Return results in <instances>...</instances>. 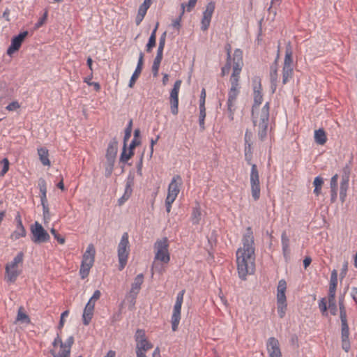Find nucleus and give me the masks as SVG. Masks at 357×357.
Instances as JSON below:
<instances>
[{"label": "nucleus", "instance_id": "1", "mask_svg": "<svg viewBox=\"0 0 357 357\" xmlns=\"http://www.w3.org/2000/svg\"><path fill=\"white\" fill-rule=\"evenodd\" d=\"M243 247L236 252L238 273L241 279L245 280L248 275L255 271V239L250 227L246 228L242 238Z\"/></svg>", "mask_w": 357, "mask_h": 357}, {"label": "nucleus", "instance_id": "2", "mask_svg": "<svg viewBox=\"0 0 357 357\" xmlns=\"http://www.w3.org/2000/svg\"><path fill=\"white\" fill-rule=\"evenodd\" d=\"M243 66V52L240 49H236L233 54V71L230 77L231 88L228 93L227 102V113L231 121L234 120L236 108V101L240 92L239 79Z\"/></svg>", "mask_w": 357, "mask_h": 357}, {"label": "nucleus", "instance_id": "3", "mask_svg": "<svg viewBox=\"0 0 357 357\" xmlns=\"http://www.w3.org/2000/svg\"><path fill=\"white\" fill-rule=\"evenodd\" d=\"M254 104L252 108V118L255 126L258 127L257 135L261 141H264L267 137L268 126L269 122V102H267L262 107L259 117L255 115V110L261 104L263 96L261 93V85L254 86Z\"/></svg>", "mask_w": 357, "mask_h": 357}, {"label": "nucleus", "instance_id": "4", "mask_svg": "<svg viewBox=\"0 0 357 357\" xmlns=\"http://www.w3.org/2000/svg\"><path fill=\"white\" fill-rule=\"evenodd\" d=\"M252 158V144H248V145L245 146V159L248 164L251 165L250 181L252 197L255 201H257L260 197L261 191L259 174L257 165L251 163Z\"/></svg>", "mask_w": 357, "mask_h": 357}, {"label": "nucleus", "instance_id": "5", "mask_svg": "<svg viewBox=\"0 0 357 357\" xmlns=\"http://www.w3.org/2000/svg\"><path fill=\"white\" fill-rule=\"evenodd\" d=\"M96 250L93 244H89L83 255L79 275L82 279H85L89 274L90 269L93 265Z\"/></svg>", "mask_w": 357, "mask_h": 357}, {"label": "nucleus", "instance_id": "6", "mask_svg": "<svg viewBox=\"0 0 357 357\" xmlns=\"http://www.w3.org/2000/svg\"><path fill=\"white\" fill-rule=\"evenodd\" d=\"M130 250L128 234L125 232L123 234L118 245L119 269L120 271H122L127 264Z\"/></svg>", "mask_w": 357, "mask_h": 357}, {"label": "nucleus", "instance_id": "7", "mask_svg": "<svg viewBox=\"0 0 357 357\" xmlns=\"http://www.w3.org/2000/svg\"><path fill=\"white\" fill-rule=\"evenodd\" d=\"M24 254L23 252H19L13 259V260L6 265V275L5 279L8 282H15L17 278L20 274V271H18L17 267L19 264H22L23 261Z\"/></svg>", "mask_w": 357, "mask_h": 357}, {"label": "nucleus", "instance_id": "8", "mask_svg": "<svg viewBox=\"0 0 357 357\" xmlns=\"http://www.w3.org/2000/svg\"><path fill=\"white\" fill-rule=\"evenodd\" d=\"M154 248L156 250L154 260L160 261L164 264H168L170 260V256L168 251V239L165 237L162 239L158 240L154 244Z\"/></svg>", "mask_w": 357, "mask_h": 357}, {"label": "nucleus", "instance_id": "9", "mask_svg": "<svg viewBox=\"0 0 357 357\" xmlns=\"http://www.w3.org/2000/svg\"><path fill=\"white\" fill-rule=\"evenodd\" d=\"M292 50L290 43L286 47L285 56L282 68V84H286L293 75Z\"/></svg>", "mask_w": 357, "mask_h": 357}, {"label": "nucleus", "instance_id": "10", "mask_svg": "<svg viewBox=\"0 0 357 357\" xmlns=\"http://www.w3.org/2000/svg\"><path fill=\"white\" fill-rule=\"evenodd\" d=\"M31 239L36 244L47 242L50 236L47 231L38 222L31 225Z\"/></svg>", "mask_w": 357, "mask_h": 357}, {"label": "nucleus", "instance_id": "11", "mask_svg": "<svg viewBox=\"0 0 357 357\" xmlns=\"http://www.w3.org/2000/svg\"><path fill=\"white\" fill-rule=\"evenodd\" d=\"M185 290L181 291L176 296V301L173 309V313L172 315V328L173 331H176L181 320V306L183 301V296Z\"/></svg>", "mask_w": 357, "mask_h": 357}, {"label": "nucleus", "instance_id": "12", "mask_svg": "<svg viewBox=\"0 0 357 357\" xmlns=\"http://www.w3.org/2000/svg\"><path fill=\"white\" fill-rule=\"evenodd\" d=\"M118 151V142L116 139H113L111 140L108 144L107 152H106V159L108 165V167L106 168V172H107V176H109L113 170L114 165L115 162L116 156Z\"/></svg>", "mask_w": 357, "mask_h": 357}, {"label": "nucleus", "instance_id": "13", "mask_svg": "<svg viewBox=\"0 0 357 357\" xmlns=\"http://www.w3.org/2000/svg\"><path fill=\"white\" fill-rule=\"evenodd\" d=\"M38 188L40 192V201H41V205L43 206V217L44 220H49L50 219V210L47 204V185L46 181L44 178H40L38 180Z\"/></svg>", "mask_w": 357, "mask_h": 357}, {"label": "nucleus", "instance_id": "14", "mask_svg": "<svg viewBox=\"0 0 357 357\" xmlns=\"http://www.w3.org/2000/svg\"><path fill=\"white\" fill-rule=\"evenodd\" d=\"M183 183L182 178L180 175H175L172 179L171 183L168 186V192L167 197L169 199H176L178 194L180 192V187Z\"/></svg>", "mask_w": 357, "mask_h": 357}, {"label": "nucleus", "instance_id": "15", "mask_svg": "<svg viewBox=\"0 0 357 357\" xmlns=\"http://www.w3.org/2000/svg\"><path fill=\"white\" fill-rule=\"evenodd\" d=\"M214 10L215 3L211 1L206 5V10L203 13V17L201 22V29L202 31H205L208 29Z\"/></svg>", "mask_w": 357, "mask_h": 357}, {"label": "nucleus", "instance_id": "16", "mask_svg": "<svg viewBox=\"0 0 357 357\" xmlns=\"http://www.w3.org/2000/svg\"><path fill=\"white\" fill-rule=\"evenodd\" d=\"M266 347L269 357H282L279 341L275 337H269Z\"/></svg>", "mask_w": 357, "mask_h": 357}, {"label": "nucleus", "instance_id": "17", "mask_svg": "<svg viewBox=\"0 0 357 357\" xmlns=\"http://www.w3.org/2000/svg\"><path fill=\"white\" fill-rule=\"evenodd\" d=\"M28 31H25L21 32L17 36L13 37L11 40V44L7 50V54L11 55L15 52L17 51L22 45L24 38L27 36Z\"/></svg>", "mask_w": 357, "mask_h": 357}, {"label": "nucleus", "instance_id": "18", "mask_svg": "<svg viewBox=\"0 0 357 357\" xmlns=\"http://www.w3.org/2000/svg\"><path fill=\"white\" fill-rule=\"evenodd\" d=\"M144 53L141 52L139 55V59H138V63H137V67H136L135 70L133 73V74L130 79V82H129L128 86L130 88H132L134 86L136 80L138 79L139 76L140 75V74L142 73V66H143V63H144Z\"/></svg>", "mask_w": 357, "mask_h": 357}, {"label": "nucleus", "instance_id": "19", "mask_svg": "<svg viewBox=\"0 0 357 357\" xmlns=\"http://www.w3.org/2000/svg\"><path fill=\"white\" fill-rule=\"evenodd\" d=\"M197 1V0H189L187 5H185V3L181 4L182 11H181L180 16L172 22V26L174 28H176L177 29H178L180 28L181 17L185 12V6L187 8H186L187 11L190 12L195 8Z\"/></svg>", "mask_w": 357, "mask_h": 357}, {"label": "nucleus", "instance_id": "20", "mask_svg": "<svg viewBox=\"0 0 357 357\" xmlns=\"http://www.w3.org/2000/svg\"><path fill=\"white\" fill-rule=\"evenodd\" d=\"M278 59H276L275 60V61L270 66V81L271 83V89H272V91L273 93L275 92L276 87H277L278 78Z\"/></svg>", "mask_w": 357, "mask_h": 357}, {"label": "nucleus", "instance_id": "21", "mask_svg": "<svg viewBox=\"0 0 357 357\" xmlns=\"http://www.w3.org/2000/svg\"><path fill=\"white\" fill-rule=\"evenodd\" d=\"M95 303L94 302H91L90 301H88L86 303L85 308L84 310L83 315H82V320L83 324L85 326H87L89 324L92 317L93 314Z\"/></svg>", "mask_w": 357, "mask_h": 357}, {"label": "nucleus", "instance_id": "22", "mask_svg": "<svg viewBox=\"0 0 357 357\" xmlns=\"http://www.w3.org/2000/svg\"><path fill=\"white\" fill-rule=\"evenodd\" d=\"M287 289V282L282 279L278 282L277 287V303H287L285 291Z\"/></svg>", "mask_w": 357, "mask_h": 357}, {"label": "nucleus", "instance_id": "23", "mask_svg": "<svg viewBox=\"0 0 357 357\" xmlns=\"http://www.w3.org/2000/svg\"><path fill=\"white\" fill-rule=\"evenodd\" d=\"M143 282H144V275L142 273L137 275L134 279V282H132V284L131 285V289H130V291L132 294H134V295L138 294L141 289V286H142Z\"/></svg>", "mask_w": 357, "mask_h": 357}, {"label": "nucleus", "instance_id": "24", "mask_svg": "<svg viewBox=\"0 0 357 357\" xmlns=\"http://www.w3.org/2000/svg\"><path fill=\"white\" fill-rule=\"evenodd\" d=\"M26 234V229L22 223L16 224L15 230L11 234L10 238L13 241L17 240L20 238L25 237Z\"/></svg>", "mask_w": 357, "mask_h": 357}, {"label": "nucleus", "instance_id": "25", "mask_svg": "<svg viewBox=\"0 0 357 357\" xmlns=\"http://www.w3.org/2000/svg\"><path fill=\"white\" fill-rule=\"evenodd\" d=\"M282 252L286 259H288L290 254L289 239L285 231H283L281 236Z\"/></svg>", "mask_w": 357, "mask_h": 357}, {"label": "nucleus", "instance_id": "26", "mask_svg": "<svg viewBox=\"0 0 357 357\" xmlns=\"http://www.w3.org/2000/svg\"><path fill=\"white\" fill-rule=\"evenodd\" d=\"M38 154L39 155L40 160L43 165H45V166L50 165V161L48 158L49 157L48 150L46 148L42 147V148L38 149Z\"/></svg>", "mask_w": 357, "mask_h": 357}, {"label": "nucleus", "instance_id": "27", "mask_svg": "<svg viewBox=\"0 0 357 357\" xmlns=\"http://www.w3.org/2000/svg\"><path fill=\"white\" fill-rule=\"evenodd\" d=\"M158 27V23L156 24L155 28L153 29V30L149 37L148 43L146 44V50L147 52H151L152 51L153 48L155 46L156 31H157Z\"/></svg>", "mask_w": 357, "mask_h": 357}, {"label": "nucleus", "instance_id": "28", "mask_svg": "<svg viewBox=\"0 0 357 357\" xmlns=\"http://www.w3.org/2000/svg\"><path fill=\"white\" fill-rule=\"evenodd\" d=\"M315 142L319 145H324L327 141L326 132L324 129L320 128L314 132Z\"/></svg>", "mask_w": 357, "mask_h": 357}, {"label": "nucleus", "instance_id": "29", "mask_svg": "<svg viewBox=\"0 0 357 357\" xmlns=\"http://www.w3.org/2000/svg\"><path fill=\"white\" fill-rule=\"evenodd\" d=\"M349 336V331H341L342 347L346 352H348L351 347Z\"/></svg>", "mask_w": 357, "mask_h": 357}, {"label": "nucleus", "instance_id": "30", "mask_svg": "<svg viewBox=\"0 0 357 357\" xmlns=\"http://www.w3.org/2000/svg\"><path fill=\"white\" fill-rule=\"evenodd\" d=\"M340 318L341 320V331H349L346 309L340 310Z\"/></svg>", "mask_w": 357, "mask_h": 357}, {"label": "nucleus", "instance_id": "31", "mask_svg": "<svg viewBox=\"0 0 357 357\" xmlns=\"http://www.w3.org/2000/svg\"><path fill=\"white\" fill-rule=\"evenodd\" d=\"M181 83H182V81L181 79H178L174 82L173 89L170 91L169 99L178 98V93H179Z\"/></svg>", "mask_w": 357, "mask_h": 357}, {"label": "nucleus", "instance_id": "32", "mask_svg": "<svg viewBox=\"0 0 357 357\" xmlns=\"http://www.w3.org/2000/svg\"><path fill=\"white\" fill-rule=\"evenodd\" d=\"M136 349L147 351L153 347V344L146 339L136 342Z\"/></svg>", "mask_w": 357, "mask_h": 357}, {"label": "nucleus", "instance_id": "33", "mask_svg": "<svg viewBox=\"0 0 357 357\" xmlns=\"http://www.w3.org/2000/svg\"><path fill=\"white\" fill-rule=\"evenodd\" d=\"M324 184V179L321 176L315 177L313 185L314 186V193L319 196L321 194V187Z\"/></svg>", "mask_w": 357, "mask_h": 357}, {"label": "nucleus", "instance_id": "34", "mask_svg": "<svg viewBox=\"0 0 357 357\" xmlns=\"http://www.w3.org/2000/svg\"><path fill=\"white\" fill-rule=\"evenodd\" d=\"M17 321L26 324H29L31 320L29 317L24 312V308L20 307L17 312Z\"/></svg>", "mask_w": 357, "mask_h": 357}, {"label": "nucleus", "instance_id": "35", "mask_svg": "<svg viewBox=\"0 0 357 357\" xmlns=\"http://www.w3.org/2000/svg\"><path fill=\"white\" fill-rule=\"evenodd\" d=\"M201 211L199 208H194L191 215V221L193 225H198L201 220Z\"/></svg>", "mask_w": 357, "mask_h": 357}, {"label": "nucleus", "instance_id": "36", "mask_svg": "<svg viewBox=\"0 0 357 357\" xmlns=\"http://www.w3.org/2000/svg\"><path fill=\"white\" fill-rule=\"evenodd\" d=\"M206 118V107H199V124L200 129L204 130L205 129L204 120Z\"/></svg>", "mask_w": 357, "mask_h": 357}, {"label": "nucleus", "instance_id": "37", "mask_svg": "<svg viewBox=\"0 0 357 357\" xmlns=\"http://www.w3.org/2000/svg\"><path fill=\"white\" fill-rule=\"evenodd\" d=\"M134 155V152H131L129 151V153H127V146L123 145V151L121 154L120 161L122 162H126L128 160H130L132 156Z\"/></svg>", "mask_w": 357, "mask_h": 357}, {"label": "nucleus", "instance_id": "38", "mask_svg": "<svg viewBox=\"0 0 357 357\" xmlns=\"http://www.w3.org/2000/svg\"><path fill=\"white\" fill-rule=\"evenodd\" d=\"M134 184L133 178H128L126 181V188L124 194L126 197H130L132 192V185Z\"/></svg>", "mask_w": 357, "mask_h": 357}, {"label": "nucleus", "instance_id": "39", "mask_svg": "<svg viewBox=\"0 0 357 357\" xmlns=\"http://www.w3.org/2000/svg\"><path fill=\"white\" fill-rule=\"evenodd\" d=\"M287 307V303H277V311L280 318L282 319L285 316Z\"/></svg>", "mask_w": 357, "mask_h": 357}, {"label": "nucleus", "instance_id": "40", "mask_svg": "<svg viewBox=\"0 0 357 357\" xmlns=\"http://www.w3.org/2000/svg\"><path fill=\"white\" fill-rule=\"evenodd\" d=\"M171 112L174 115H177L178 113V98L169 99Z\"/></svg>", "mask_w": 357, "mask_h": 357}, {"label": "nucleus", "instance_id": "41", "mask_svg": "<svg viewBox=\"0 0 357 357\" xmlns=\"http://www.w3.org/2000/svg\"><path fill=\"white\" fill-rule=\"evenodd\" d=\"M73 344H74L73 336L68 337V338L66 340V341L65 342H63V348L62 351H68V352L70 353L71 347Z\"/></svg>", "mask_w": 357, "mask_h": 357}, {"label": "nucleus", "instance_id": "42", "mask_svg": "<svg viewBox=\"0 0 357 357\" xmlns=\"http://www.w3.org/2000/svg\"><path fill=\"white\" fill-rule=\"evenodd\" d=\"M337 271L335 269H334L331 272L329 287L337 288Z\"/></svg>", "mask_w": 357, "mask_h": 357}, {"label": "nucleus", "instance_id": "43", "mask_svg": "<svg viewBox=\"0 0 357 357\" xmlns=\"http://www.w3.org/2000/svg\"><path fill=\"white\" fill-rule=\"evenodd\" d=\"M349 185L347 184H341L340 183V198L342 202H344L345 198L347 197V191L348 189Z\"/></svg>", "mask_w": 357, "mask_h": 357}, {"label": "nucleus", "instance_id": "44", "mask_svg": "<svg viewBox=\"0 0 357 357\" xmlns=\"http://www.w3.org/2000/svg\"><path fill=\"white\" fill-rule=\"evenodd\" d=\"M1 163L3 165V167L0 172V176H3L9 169V161L8 158H5L1 161Z\"/></svg>", "mask_w": 357, "mask_h": 357}, {"label": "nucleus", "instance_id": "45", "mask_svg": "<svg viewBox=\"0 0 357 357\" xmlns=\"http://www.w3.org/2000/svg\"><path fill=\"white\" fill-rule=\"evenodd\" d=\"M135 339L136 342L142 341L143 340H146V334L144 330L137 329L135 335Z\"/></svg>", "mask_w": 357, "mask_h": 357}, {"label": "nucleus", "instance_id": "46", "mask_svg": "<svg viewBox=\"0 0 357 357\" xmlns=\"http://www.w3.org/2000/svg\"><path fill=\"white\" fill-rule=\"evenodd\" d=\"M151 270L152 271H155L160 274H162L165 271V267L163 266L162 264L156 262V261L154 260Z\"/></svg>", "mask_w": 357, "mask_h": 357}, {"label": "nucleus", "instance_id": "47", "mask_svg": "<svg viewBox=\"0 0 357 357\" xmlns=\"http://www.w3.org/2000/svg\"><path fill=\"white\" fill-rule=\"evenodd\" d=\"M328 303V309L332 315H336L337 312V308L336 305L335 300H329Z\"/></svg>", "mask_w": 357, "mask_h": 357}, {"label": "nucleus", "instance_id": "48", "mask_svg": "<svg viewBox=\"0 0 357 357\" xmlns=\"http://www.w3.org/2000/svg\"><path fill=\"white\" fill-rule=\"evenodd\" d=\"M319 307L323 315L327 314V302L325 298L319 301Z\"/></svg>", "mask_w": 357, "mask_h": 357}, {"label": "nucleus", "instance_id": "49", "mask_svg": "<svg viewBox=\"0 0 357 357\" xmlns=\"http://www.w3.org/2000/svg\"><path fill=\"white\" fill-rule=\"evenodd\" d=\"M232 61L227 60L225 65L221 69V75L224 77L225 75H227L231 69Z\"/></svg>", "mask_w": 357, "mask_h": 357}, {"label": "nucleus", "instance_id": "50", "mask_svg": "<svg viewBox=\"0 0 357 357\" xmlns=\"http://www.w3.org/2000/svg\"><path fill=\"white\" fill-rule=\"evenodd\" d=\"M50 232L54 236V238L56 239L59 243L63 244L65 243L64 237L61 236L55 229L52 228L50 230Z\"/></svg>", "mask_w": 357, "mask_h": 357}, {"label": "nucleus", "instance_id": "51", "mask_svg": "<svg viewBox=\"0 0 357 357\" xmlns=\"http://www.w3.org/2000/svg\"><path fill=\"white\" fill-rule=\"evenodd\" d=\"M50 354L53 357H70V353L68 351H59L56 352L54 349L50 351Z\"/></svg>", "mask_w": 357, "mask_h": 357}, {"label": "nucleus", "instance_id": "52", "mask_svg": "<svg viewBox=\"0 0 357 357\" xmlns=\"http://www.w3.org/2000/svg\"><path fill=\"white\" fill-rule=\"evenodd\" d=\"M58 345H59V347H60V351H62L63 348V342L62 339L59 333H57L56 338L54 339V340L52 342V346L54 348L56 347Z\"/></svg>", "mask_w": 357, "mask_h": 357}, {"label": "nucleus", "instance_id": "53", "mask_svg": "<svg viewBox=\"0 0 357 357\" xmlns=\"http://www.w3.org/2000/svg\"><path fill=\"white\" fill-rule=\"evenodd\" d=\"M151 4V0H144V3L139 6V10L144 12V14H146Z\"/></svg>", "mask_w": 357, "mask_h": 357}, {"label": "nucleus", "instance_id": "54", "mask_svg": "<svg viewBox=\"0 0 357 357\" xmlns=\"http://www.w3.org/2000/svg\"><path fill=\"white\" fill-rule=\"evenodd\" d=\"M47 11H45V13L43 14V15L38 20L37 23L35 24V28L38 29L40 26H42L45 24V22L47 20Z\"/></svg>", "mask_w": 357, "mask_h": 357}, {"label": "nucleus", "instance_id": "55", "mask_svg": "<svg viewBox=\"0 0 357 357\" xmlns=\"http://www.w3.org/2000/svg\"><path fill=\"white\" fill-rule=\"evenodd\" d=\"M289 342L295 349L298 348V338L296 334L291 335Z\"/></svg>", "mask_w": 357, "mask_h": 357}, {"label": "nucleus", "instance_id": "56", "mask_svg": "<svg viewBox=\"0 0 357 357\" xmlns=\"http://www.w3.org/2000/svg\"><path fill=\"white\" fill-rule=\"evenodd\" d=\"M162 56H163V50H162L161 49H158L157 54L154 59L153 63H156L157 64L160 65V63L162 60Z\"/></svg>", "mask_w": 357, "mask_h": 357}, {"label": "nucleus", "instance_id": "57", "mask_svg": "<svg viewBox=\"0 0 357 357\" xmlns=\"http://www.w3.org/2000/svg\"><path fill=\"white\" fill-rule=\"evenodd\" d=\"M20 107V105L17 101H13L6 108L8 111H15V110L19 109Z\"/></svg>", "mask_w": 357, "mask_h": 357}, {"label": "nucleus", "instance_id": "58", "mask_svg": "<svg viewBox=\"0 0 357 357\" xmlns=\"http://www.w3.org/2000/svg\"><path fill=\"white\" fill-rule=\"evenodd\" d=\"M348 270V261H345L342 265V268L341 269L340 276L341 280H342L347 275Z\"/></svg>", "mask_w": 357, "mask_h": 357}, {"label": "nucleus", "instance_id": "59", "mask_svg": "<svg viewBox=\"0 0 357 357\" xmlns=\"http://www.w3.org/2000/svg\"><path fill=\"white\" fill-rule=\"evenodd\" d=\"M337 180H338V175L335 174L332 176L331 179V189H337Z\"/></svg>", "mask_w": 357, "mask_h": 357}, {"label": "nucleus", "instance_id": "60", "mask_svg": "<svg viewBox=\"0 0 357 357\" xmlns=\"http://www.w3.org/2000/svg\"><path fill=\"white\" fill-rule=\"evenodd\" d=\"M166 32H164L159 40V45L158 49H161L162 50H164L165 45V40H166Z\"/></svg>", "mask_w": 357, "mask_h": 357}, {"label": "nucleus", "instance_id": "61", "mask_svg": "<svg viewBox=\"0 0 357 357\" xmlns=\"http://www.w3.org/2000/svg\"><path fill=\"white\" fill-rule=\"evenodd\" d=\"M279 4H280V0H272L271 1V5L268 8V10L270 13L272 12L273 14V16H275L276 15V9L275 8H273V6H275V5H279Z\"/></svg>", "mask_w": 357, "mask_h": 357}, {"label": "nucleus", "instance_id": "62", "mask_svg": "<svg viewBox=\"0 0 357 357\" xmlns=\"http://www.w3.org/2000/svg\"><path fill=\"white\" fill-rule=\"evenodd\" d=\"M68 314H69L68 310H66L61 313L60 321H59V326H58V328L59 330H61L63 328V326L64 325V317H67L68 315Z\"/></svg>", "mask_w": 357, "mask_h": 357}, {"label": "nucleus", "instance_id": "63", "mask_svg": "<svg viewBox=\"0 0 357 357\" xmlns=\"http://www.w3.org/2000/svg\"><path fill=\"white\" fill-rule=\"evenodd\" d=\"M141 144V141L137 139H133L130 144L129 151L131 152H134V149L137 146H139Z\"/></svg>", "mask_w": 357, "mask_h": 357}, {"label": "nucleus", "instance_id": "64", "mask_svg": "<svg viewBox=\"0 0 357 357\" xmlns=\"http://www.w3.org/2000/svg\"><path fill=\"white\" fill-rule=\"evenodd\" d=\"M146 14H144V12H142L138 10V13L137 15V17L135 18V22L137 25H139L142 21L143 20L144 16Z\"/></svg>", "mask_w": 357, "mask_h": 357}]
</instances>
